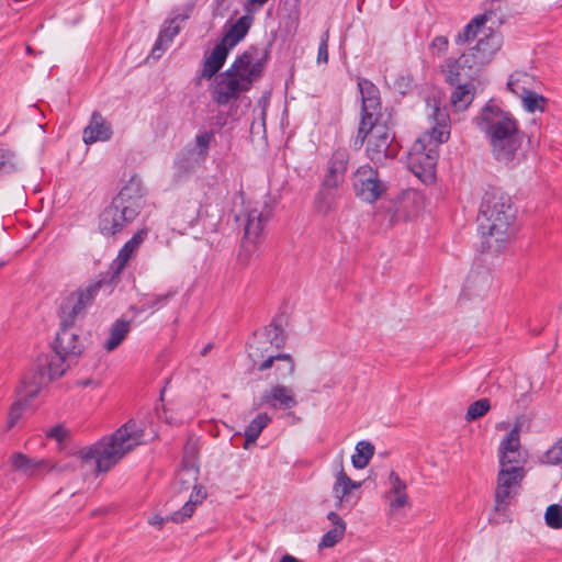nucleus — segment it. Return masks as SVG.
I'll return each instance as SVG.
<instances>
[{
  "instance_id": "nucleus-1",
  "label": "nucleus",
  "mask_w": 562,
  "mask_h": 562,
  "mask_svg": "<svg viewBox=\"0 0 562 562\" xmlns=\"http://www.w3.org/2000/svg\"><path fill=\"white\" fill-rule=\"evenodd\" d=\"M358 88L361 94V113L353 147L360 149L368 140V158L375 165H384L396 155V150L392 147L394 135L383 120L380 91L366 78L358 80Z\"/></svg>"
},
{
  "instance_id": "nucleus-2",
  "label": "nucleus",
  "mask_w": 562,
  "mask_h": 562,
  "mask_svg": "<svg viewBox=\"0 0 562 562\" xmlns=\"http://www.w3.org/2000/svg\"><path fill=\"white\" fill-rule=\"evenodd\" d=\"M481 250L499 251L515 234L516 210L501 189L487 190L480 205Z\"/></svg>"
},
{
  "instance_id": "nucleus-3",
  "label": "nucleus",
  "mask_w": 562,
  "mask_h": 562,
  "mask_svg": "<svg viewBox=\"0 0 562 562\" xmlns=\"http://www.w3.org/2000/svg\"><path fill=\"white\" fill-rule=\"evenodd\" d=\"M474 121L485 135L493 157L503 164L512 162L520 150L525 137L518 121L492 100L484 105Z\"/></svg>"
},
{
  "instance_id": "nucleus-4",
  "label": "nucleus",
  "mask_w": 562,
  "mask_h": 562,
  "mask_svg": "<svg viewBox=\"0 0 562 562\" xmlns=\"http://www.w3.org/2000/svg\"><path fill=\"white\" fill-rule=\"evenodd\" d=\"M267 58L266 50L257 46L248 47L221 75V79L212 92L213 101L218 105H226L237 99L240 93L249 91L252 83L260 78Z\"/></svg>"
},
{
  "instance_id": "nucleus-5",
  "label": "nucleus",
  "mask_w": 562,
  "mask_h": 562,
  "mask_svg": "<svg viewBox=\"0 0 562 562\" xmlns=\"http://www.w3.org/2000/svg\"><path fill=\"white\" fill-rule=\"evenodd\" d=\"M142 443H144L143 429L134 420H130L111 435L81 449L78 456L82 462L93 464L97 473H103L110 471Z\"/></svg>"
},
{
  "instance_id": "nucleus-6",
  "label": "nucleus",
  "mask_w": 562,
  "mask_h": 562,
  "mask_svg": "<svg viewBox=\"0 0 562 562\" xmlns=\"http://www.w3.org/2000/svg\"><path fill=\"white\" fill-rule=\"evenodd\" d=\"M430 117L434 125L416 139L408 154L409 168L418 177L434 175L439 158V146L450 136V119L446 109L435 106Z\"/></svg>"
},
{
  "instance_id": "nucleus-7",
  "label": "nucleus",
  "mask_w": 562,
  "mask_h": 562,
  "mask_svg": "<svg viewBox=\"0 0 562 562\" xmlns=\"http://www.w3.org/2000/svg\"><path fill=\"white\" fill-rule=\"evenodd\" d=\"M144 195L142 182L131 178L100 214V233L106 237L121 233L138 216L144 205Z\"/></svg>"
},
{
  "instance_id": "nucleus-8",
  "label": "nucleus",
  "mask_w": 562,
  "mask_h": 562,
  "mask_svg": "<svg viewBox=\"0 0 562 562\" xmlns=\"http://www.w3.org/2000/svg\"><path fill=\"white\" fill-rule=\"evenodd\" d=\"M100 286V283H93L64 296L58 308L59 325L75 326L78 319L83 318L87 308L93 303Z\"/></svg>"
},
{
  "instance_id": "nucleus-9",
  "label": "nucleus",
  "mask_w": 562,
  "mask_h": 562,
  "mask_svg": "<svg viewBox=\"0 0 562 562\" xmlns=\"http://www.w3.org/2000/svg\"><path fill=\"white\" fill-rule=\"evenodd\" d=\"M13 471L27 479H41L46 473L66 472L75 469L70 463L56 462L49 458H32L23 452H13L10 457Z\"/></svg>"
},
{
  "instance_id": "nucleus-10",
  "label": "nucleus",
  "mask_w": 562,
  "mask_h": 562,
  "mask_svg": "<svg viewBox=\"0 0 562 562\" xmlns=\"http://www.w3.org/2000/svg\"><path fill=\"white\" fill-rule=\"evenodd\" d=\"M355 195L366 203H374L387 190V184L381 180L379 171L370 165L360 166L351 178Z\"/></svg>"
},
{
  "instance_id": "nucleus-11",
  "label": "nucleus",
  "mask_w": 562,
  "mask_h": 562,
  "mask_svg": "<svg viewBox=\"0 0 562 562\" xmlns=\"http://www.w3.org/2000/svg\"><path fill=\"white\" fill-rule=\"evenodd\" d=\"M525 476L522 465H513L501 468L497 474V485L495 490V504L497 510H504L510 501L516 496L520 483Z\"/></svg>"
},
{
  "instance_id": "nucleus-12",
  "label": "nucleus",
  "mask_w": 562,
  "mask_h": 562,
  "mask_svg": "<svg viewBox=\"0 0 562 562\" xmlns=\"http://www.w3.org/2000/svg\"><path fill=\"white\" fill-rule=\"evenodd\" d=\"M193 9L194 3H189L181 10L173 11V15L165 21L151 49L150 55L154 59H159L162 56L173 38L179 34L182 23L191 16Z\"/></svg>"
},
{
  "instance_id": "nucleus-13",
  "label": "nucleus",
  "mask_w": 562,
  "mask_h": 562,
  "mask_svg": "<svg viewBox=\"0 0 562 562\" xmlns=\"http://www.w3.org/2000/svg\"><path fill=\"white\" fill-rule=\"evenodd\" d=\"M475 54H477V52L471 48L458 59L450 58L446 60V80L450 85H457L462 78L473 79L477 75L486 63H479L480 60Z\"/></svg>"
},
{
  "instance_id": "nucleus-14",
  "label": "nucleus",
  "mask_w": 562,
  "mask_h": 562,
  "mask_svg": "<svg viewBox=\"0 0 562 562\" xmlns=\"http://www.w3.org/2000/svg\"><path fill=\"white\" fill-rule=\"evenodd\" d=\"M269 211L259 210L257 206L247 207L245 212L236 216L237 221H243L245 225L243 248L247 251H254L257 247V239L262 233L263 225L269 217Z\"/></svg>"
},
{
  "instance_id": "nucleus-15",
  "label": "nucleus",
  "mask_w": 562,
  "mask_h": 562,
  "mask_svg": "<svg viewBox=\"0 0 562 562\" xmlns=\"http://www.w3.org/2000/svg\"><path fill=\"white\" fill-rule=\"evenodd\" d=\"M285 342V334L280 325L274 322L265 327L262 331L255 334V342L250 345L249 356L255 360L256 357H268L272 348L280 349Z\"/></svg>"
},
{
  "instance_id": "nucleus-16",
  "label": "nucleus",
  "mask_w": 562,
  "mask_h": 562,
  "mask_svg": "<svg viewBox=\"0 0 562 562\" xmlns=\"http://www.w3.org/2000/svg\"><path fill=\"white\" fill-rule=\"evenodd\" d=\"M361 487V482L351 480L345 472L342 465L335 475L333 494L336 501V507L340 510H350L359 501L357 491Z\"/></svg>"
},
{
  "instance_id": "nucleus-17",
  "label": "nucleus",
  "mask_w": 562,
  "mask_h": 562,
  "mask_svg": "<svg viewBox=\"0 0 562 562\" xmlns=\"http://www.w3.org/2000/svg\"><path fill=\"white\" fill-rule=\"evenodd\" d=\"M54 351L69 359L79 357L85 350V344L75 326H61L53 344Z\"/></svg>"
},
{
  "instance_id": "nucleus-18",
  "label": "nucleus",
  "mask_w": 562,
  "mask_h": 562,
  "mask_svg": "<svg viewBox=\"0 0 562 562\" xmlns=\"http://www.w3.org/2000/svg\"><path fill=\"white\" fill-rule=\"evenodd\" d=\"M384 484L385 491L383 493V498L386 501L391 513H396L397 510L409 506L407 484L396 472L391 471Z\"/></svg>"
},
{
  "instance_id": "nucleus-19",
  "label": "nucleus",
  "mask_w": 562,
  "mask_h": 562,
  "mask_svg": "<svg viewBox=\"0 0 562 562\" xmlns=\"http://www.w3.org/2000/svg\"><path fill=\"white\" fill-rule=\"evenodd\" d=\"M207 493L204 486H195L194 491L191 492L189 499L183 504L181 509L175 512L172 515L161 517L159 515L153 516L148 522L153 526L161 527L166 521L183 522L188 518L192 517L198 505H201L206 498Z\"/></svg>"
},
{
  "instance_id": "nucleus-20",
  "label": "nucleus",
  "mask_w": 562,
  "mask_h": 562,
  "mask_svg": "<svg viewBox=\"0 0 562 562\" xmlns=\"http://www.w3.org/2000/svg\"><path fill=\"white\" fill-rule=\"evenodd\" d=\"M501 468L520 465L522 461L520 445V427L515 425L507 436L501 441L498 448Z\"/></svg>"
},
{
  "instance_id": "nucleus-21",
  "label": "nucleus",
  "mask_w": 562,
  "mask_h": 562,
  "mask_svg": "<svg viewBox=\"0 0 562 562\" xmlns=\"http://www.w3.org/2000/svg\"><path fill=\"white\" fill-rule=\"evenodd\" d=\"M349 153L346 148H337L327 162V171L323 179V187L337 189L345 179L349 164Z\"/></svg>"
},
{
  "instance_id": "nucleus-22",
  "label": "nucleus",
  "mask_w": 562,
  "mask_h": 562,
  "mask_svg": "<svg viewBox=\"0 0 562 562\" xmlns=\"http://www.w3.org/2000/svg\"><path fill=\"white\" fill-rule=\"evenodd\" d=\"M260 406L271 409H291L297 405L294 391L285 385L276 384L266 390L260 396Z\"/></svg>"
},
{
  "instance_id": "nucleus-23",
  "label": "nucleus",
  "mask_w": 562,
  "mask_h": 562,
  "mask_svg": "<svg viewBox=\"0 0 562 562\" xmlns=\"http://www.w3.org/2000/svg\"><path fill=\"white\" fill-rule=\"evenodd\" d=\"M209 199L202 191H194L188 200L178 206V213L188 225H194L201 217L207 215Z\"/></svg>"
},
{
  "instance_id": "nucleus-24",
  "label": "nucleus",
  "mask_w": 562,
  "mask_h": 562,
  "mask_svg": "<svg viewBox=\"0 0 562 562\" xmlns=\"http://www.w3.org/2000/svg\"><path fill=\"white\" fill-rule=\"evenodd\" d=\"M112 133L111 124L99 112H93L89 124L83 130V142L87 145L106 142L111 138Z\"/></svg>"
},
{
  "instance_id": "nucleus-25",
  "label": "nucleus",
  "mask_w": 562,
  "mask_h": 562,
  "mask_svg": "<svg viewBox=\"0 0 562 562\" xmlns=\"http://www.w3.org/2000/svg\"><path fill=\"white\" fill-rule=\"evenodd\" d=\"M254 22V16L249 13L238 18L234 23L228 25L221 40L229 48H234L248 34Z\"/></svg>"
},
{
  "instance_id": "nucleus-26",
  "label": "nucleus",
  "mask_w": 562,
  "mask_h": 562,
  "mask_svg": "<svg viewBox=\"0 0 562 562\" xmlns=\"http://www.w3.org/2000/svg\"><path fill=\"white\" fill-rule=\"evenodd\" d=\"M67 360L70 359L55 351L53 355H46L43 359H40L38 375L41 376L43 373L45 381H53L60 378L67 370Z\"/></svg>"
},
{
  "instance_id": "nucleus-27",
  "label": "nucleus",
  "mask_w": 562,
  "mask_h": 562,
  "mask_svg": "<svg viewBox=\"0 0 562 562\" xmlns=\"http://www.w3.org/2000/svg\"><path fill=\"white\" fill-rule=\"evenodd\" d=\"M503 38L498 32L490 31L481 37L476 45L473 47L477 54L479 63H490L493 56L502 47Z\"/></svg>"
},
{
  "instance_id": "nucleus-28",
  "label": "nucleus",
  "mask_w": 562,
  "mask_h": 562,
  "mask_svg": "<svg viewBox=\"0 0 562 562\" xmlns=\"http://www.w3.org/2000/svg\"><path fill=\"white\" fill-rule=\"evenodd\" d=\"M231 49L223 42L217 43L204 60L202 77L211 79L223 67Z\"/></svg>"
},
{
  "instance_id": "nucleus-29",
  "label": "nucleus",
  "mask_w": 562,
  "mask_h": 562,
  "mask_svg": "<svg viewBox=\"0 0 562 562\" xmlns=\"http://www.w3.org/2000/svg\"><path fill=\"white\" fill-rule=\"evenodd\" d=\"M145 237L146 232L139 231L136 234H134L133 237L123 245V247L120 249L116 258L113 261V268L115 269L116 273H120L125 268L128 260L135 256Z\"/></svg>"
},
{
  "instance_id": "nucleus-30",
  "label": "nucleus",
  "mask_w": 562,
  "mask_h": 562,
  "mask_svg": "<svg viewBox=\"0 0 562 562\" xmlns=\"http://www.w3.org/2000/svg\"><path fill=\"white\" fill-rule=\"evenodd\" d=\"M45 382L43 373L41 376L32 375L24 378L16 390L18 401H22L23 404L30 406L32 400L40 394Z\"/></svg>"
},
{
  "instance_id": "nucleus-31",
  "label": "nucleus",
  "mask_w": 562,
  "mask_h": 562,
  "mask_svg": "<svg viewBox=\"0 0 562 562\" xmlns=\"http://www.w3.org/2000/svg\"><path fill=\"white\" fill-rule=\"evenodd\" d=\"M279 362L276 367L280 378L292 375L294 372V361L289 353H269L268 357L258 366L259 371H266Z\"/></svg>"
},
{
  "instance_id": "nucleus-32",
  "label": "nucleus",
  "mask_w": 562,
  "mask_h": 562,
  "mask_svg": "<svg viewBox=\"0 0 562 562\" xmlns=\"http://www.w3.org/2000/svg\"><path fill=\"white\" fill-rule=\"evenodd\" d=\"M131 330V323L126 319H116L109 329V336L103 342L108 352L115 350L127 337Z\"/></svg>"
},
{
  "instance_id": "nucleus-33",
  "label": "nucleus",
  "mask_w": 562,
  "mask_h": 562,
  "mask_svg": "<svg viewBox=\"0 0 562 562\" xmlns=\"http://www.w3.org/2000/svg\"><path fill=\"white\" fill-rule=\"evenodd\" d=\"M532 82L533 79L527 72L516 71L509 77L507 88L515 95L521 98L533 90Z\"/></svg>"
},
{
  "instance_id": "nucleus-34",
  "label": "nucleus",
  "mask_w": 562,
  "mask_h": 562,
  "mask_svg": "<svg viewBox=\"0 0 562 562\" xmlns=\"http://www.w3.org/2000/svg\"><path fill=\"white\" fill-rule=\"evenodd\" d=\"M474 88L468 83H459L451 93V104L459 111L465 110L474 99Z\"/></svg>"
},
{
  "instance_id": "nucleus-35",
  "label": "nucleus",
  "mask_w": 562,
  "mask_h": 562,
  "mask_svg": "<svg viewBox=\"0 0 562 562\" xmlns=\"http://www.w3.org/2000/svg\"><path fill=\"white\" fill-rule=\"evenodd\" d=\"M272 418L267 413L258 414L246 427L245 446L256 442L261 431L271 423Z\"/></svg>"
},
{
  "instance_id": "nucleus-36",
  "label": "nucleus",
  "mask_w": 562,
  "mask_h": 562,
  "mask_svg": "<svg viewBox=\"0 0 562 562\" xmlns=\"http://www.w3.org/2000/svg\"><path fill=\"white\" fill-rule=\"evenodd\" d=\"M487 22L485 14H480L473 18L457 35L456 43L463 45L474 40L481 30Z\"/></svg>"
},
{
  "instance_id": "nucleus-37",
  "label": "nucleus",
  "mask_w": 562,
  "mask_h": 562,
  "mask_svg": "<svg viewBox=\"0 0 562 562\" xmlns=\"http://www.w3.org/2000/svg\"><path fill=\"white\" fill-rule=\"evenodd\" d=\"M419 195L416 192H407L398 200L396 220H408L418 212Z\"/></svg>"
},
{
  "instance_id": "nucleus-38",
  "label": "nucleus",
  "mask_w": 562,
  "mask_h": 562,
  "mask_svg": "<svg viewBox=\"0 0 562 562\" xmlns=\"http://www.w3.org/2000/svg\"><path fill=\"white\" fill-rule=\"evenodd\" d=\"M177 294L176 290H169L162 294H148L142 301V311L156 312L166 306L169 301Z\"/></svg>"
},
{
  "instance_id": "nucleus-39",
  "label": "nucleus",
  "mask_w": 562,
  "mask_h": 562,
  "mask_svg": "<svg viewBox=\"0 0 562 562\" xmlns=\"http://www.w3.org/2000/svg\"><path fill=\"white\" fill-rule=\"evenodd\" d=\"M374 446L369 441H359L356 445V452L351 457L352 465L356 469H363L368 465L370 459L373 457Z\"/></svg>"
},
{
  "instance_id": "nucleus-40",
  "label": "nucleus",
  "mask_w": 562,
  "mask_h": 562,
  "mask_svg": "<svg viewBox=\"0 0 562 562\" xmlns=\"http://www.w3.org/2000/svg\"><path fill=\"white\" fill-rule=\"evenodd\" d=\"M198 468L194 467H184L177 475L173 487L178 488V485H180L179 491L181 490H189L190 487L195 488V486H200L196 484L198 481ZM194 490H192L193 492Z\"/></svg>"
},
{
  "instance_id": "nucleus-41",
  "label": "nucleus",
  "mask_w": 562,
  "mask_h": 562,
  "mask_svg": "<svg viewBox=\"0 0 562 562\" xmlns=\"http://www.w3.org/2000/svg\"><path fill=\"white\" fill-rule=\"evenodd\" d=\"M522 108L529 112H544L548 100L533 90L520 98Z\"/></svg>"
},
{
  "instance_id": "nucleus-42",
  "label": "nucleus",
  "mask_w": 562,
  "mask_h": 562,
  "mask_svg": "<svg viewBox=\"0 0 562 562\" xmlns=\"http://www.w3.org/2000/svg\"><path fill=\"white\" fill-rule=\"evenodd\" d=\"M19 160L13 150L0 145V173H12L19 170Z\"/></svg>"
},
{
  "instance_id": "nucleus-43",
  "label": "nucleus",
  "mask_w": 562,
  "mask_h": 562,
  "mask_svg": "<svg viewBox=\"0 0 562 562\" xmlns=\"http://www.w3.org/2000/svg\"><path fill=\"white\" fill-rule=\"evenodd\" d=\"M491 408V403L487 398H481L472 403L467 411L465 419L472 422L483 417Z\"/></svg>"
},
{
  "instance_id": "nucleus-44",
  "label": "nucleus",
  "mask_w": 562,
  "mask_h": 562,
  "mask_svg": "<svg viewBox=\"0 0 562 562\" xmlns=\"http://www.w3.org/2000/svg\"><path fill=\"white\" fill-rule=\"evenodd\" d=\"M214 138V133L212 131H203L196 134L195 136V148L198 150V156L201 160H204L209 154V148Z\"/></svg>"
},
{
  "instance_id": "nucleus-45",
  "label": "nucleus",
  "mask_w": 562,
  "mask_h": 562,
  "mask_svg": "<svg viewBox=\"0 0 562 562\" xmlns=\"http://www.w3.org/2000/svg\"><path fill=\"white\" fill-rule=\"evenodd\" d=\"M345 531L346 525H339V527H334L322 537L318 547L333 548L344 538Z\"/></svg>"
},
{
  "instance_id": "nucleus-46",
  "label": "nucleus",
  "mask_w": 562,
  "mask_h": 562,
  "mask_svg": "<svg viewBox=\"0 0 562 562\" xmlns=\"http://www.w3.org/2000/svg\"><path fill=\"white\" fill-rule=\"evenodd\" d=\"M544 521L547 526L553 529L562 528V507L558 504H552L547 507L544 514Z\"/></svg>"
},
{
  "instance_id": "nucleus-47",
  "label": "nucleus",
  "mask_w": 562,
  "mask_h": 562,
  "mask_svg": "<svg viewBox=\"0 0 562 562\" xmlns=\"http://www.w3.org/2000/svg\"><path fill=\"white\" fill-rule=\"evenodd\" d=\"M331 190L333 189H326L322 186L317 198V205L321 212L327 213L335 206L336 196Z\"/></svg>"
},
{
  "instance_id": "nucleus-48",
  "label": "nucleus",
  "mask_w": 562,
  "mask_h": 562,
  "mask_svg": "<svg viewBox=\"0 0 562 562\" xmlns=\"http://www.w3.org/2000/svg\"><path fill=\"white\" fill-rule=\"evenodd\" d=\"M26 407L27 406L25 404H23L22 401H18V400L12 404V406L10 407L8 417H7V423H5L8 430L12 429L18 424V422L21 419L23 412Z\"/></svg>"
},
{
  "instance_id": "nucleus-49",
  "label": "nucleus",
  "mask_w": 562,
  "mask_h": 562,
  "mask_svg": "<svg viewBox=\"0 0 562 562\" xmlns=\"http://www.w3.org/2000/svg\"><path fill=\"white\" fill-rule=\"evenodd\" d=\"M542 461L555 465L562 462V437L543 456Z\"/></svg>"
},
{
  "instance_id": "nucleus-50",
  "label": "nucleus",
  "mask_w": 562,
  "mask_h": 562,
  "mask_svg": "<svg viewBox=\"0 0 562 562\" xmlns=\"http://www.w3.org/2000/svg\"><path fill=\"white\" fill-rule=\"evenodd\" d=\"M490 276L486 271H472L465 282V289L472 290L476 286V283H480V285L485 286L488 284Z\"/></svg>"
},
{
  "instance_id": "nucleus-51",
  "label": "nucleus",
  "mask_w": 562,
  "mask_h": 562,
  "mask_svg": "<svg viewBox=\"0 0 562 562\" xmlns=\"http://www.w3.org/2000/svg\"><path fill=\"white\" fill-rule=\"evenodd\" d=\"M328 41H329V31L326 30L322 36L318 45L317 52V63L326 64L328 61Z\"/></svg>"
},
{
  "instance_id": "nucleus-52",
  "label": "nucleus",
  "mask_w": 562,
  "mask_h": 562,
  "mask_svg": "<svg viewBox=\"0 0 562 562\" xmlns=\"http://www.w3.org/2000/svg\"><path fill=\"white\" fill-rule=\"evenodd\" d=\"M449 41L446 36H436L430 43L432 54H445L448 50Z\"/></svg>"
},
{
  "instance_id": "nucleus-53",
  "label": "nucleus",
  "mask_w": 562,
  "mask_h": 562,
  "mask_svg": "<svg viewBox=\"0 0 562 562\" xmlns=\"http://www.w3.org/2000/svg\"><path fill=\"white\" fill-rule=\"evenodd\" d=\"M269 0H246L244 4V10L246 13L252 15L257 11H259Z\"/></svg>"
},
{
  "instance_id": "nucleus-54",
  "label": "nucleus",
  "mask_w": 562,
  "mask_h": 562,
  "mask_svg": "<svg viewBox=\"0 0 562 562\" xmlns=\"http://www.w3.org/2000/svg\"><path fill=\"white\" fill-rule=\"evenodd\" d=\"M47 437L61 441L65 438V430L60 426L53 427L48 430Z\"/></svg>"
},
{
  "instance_id": "nucleus-55",
  "label": "nucleus",
  "mask_w": 562,
  "mask_h": 562,
  "mask_svg": "<svg viewBox=\"0 0 562 562\" xmlns=\"http://www.w3.org/2000/svg\"><path fill=\"white\" fill-rule=\"evenodd\" d=\"M77 385L80 386V387H99L100 386V381L95 380V379H80L77 381Z\"/></svg>"
},
{
  "instance_id": "nucleus-56",
  "label": "nucleus",
  "mask_w": 562,
  "mask_h": 562,
  "mask_svg": "<svg viewBox=\"0 0 562 562\" xmlns=\"http://www.w3.org/2000/svg\"><path fill=\"white\" fill-rule=\"evenodd\" d=\"M327 518L334 525V527H339V525H346L345 521L340 518V516L335 512H329Z\"/></svg>"
},
{
  "instance_id": "nucleus-57",
  "label": "nucleus",
  "mask_w": 562,
  "mask_h": 562,
  "mask_svg": "<svg viewBox=\"0 0 562 562\" xmlns=\"http://www.w3.org/2000/svg\"><path fill=\"white\" fill-rule=\"evenodd\" d=\"M280 562H299V560L290 554H285L280 559Z\"/></svg>"
},
{
  "instance_id": "nucleus-58",
  "label": "nucleus",
  "mask_w": 562,
  "mask_h": 562,
  "mask_svg": "<svg viewBox=\"0 0 562 562\" xmlns=\"http://www.w3.org/2000/svg\"><path fill=\"white\" fill-rule=\"evenodd\" d=\"M212 349V345L211 344H207L206 346L203 347V349L201 350V356H206L207 352Z\"/></svg>"
},
{
  "instance_id": "nucleus-59",
  "label": "nucleus",
  "mask_w": 562,
  "mask_h": 562,
  "mask_svg": "<svg viewBox=\"0 0 562 562\" xmlns=\"http://www.w3.org/2000/svg\"><path fill=\"white\" fill-rule=\"evenodd\" d=\"M178 165H179V167H180V168H184V166H183V161H182V160H181V161H178Z\"/></svg>"
},
{
  "instance_id": "nucleus-60",
  "label": "nucleus",
  "mask_w": 562,
  "mask_h": 562,
  "mask_svg": "<svg viewBox=\"0 0 562 562\" xmlns=\"http://www.w3.org/2000/svg\"><path fill=\"white\" fill-rule=\"evenodd\" d=\"M224 1H225V0H217V2H220V3L224 2Z\"/></svg>"
},
{
  "instance_id": "nucleus-61",
  "label": "nucleus",
  "mask_w": 562,
  "mask_h": 562,
  "mask_svg": "<svg viewBox=\"0 0 562 562\" xmlns=\"http://www.w3.org/2000/svg\"><path fill=\"white\" fill-rule=\"evenodd\" d=\"M2 265H3V263H2V262H0V267H1Z\"/></svg>"
}]
</instances>
